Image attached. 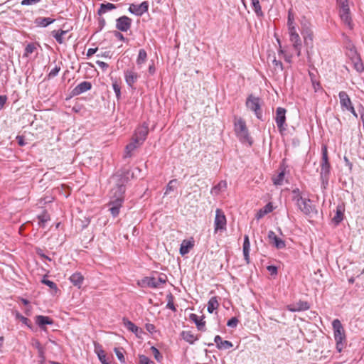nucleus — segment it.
<instances>
[{"label":"nucleus","mask_w":364,"mask_h":364,"mask_svg":"<svg viewBox=\"0 0 364 364\" xmlns=\"http://www.w3.org/2000/svg\"><path fill=\"white\" fill-rule=\"evenodd\" d=\"M128 176L125 173H117L110 178L112 188L110 192V200L108 203L109 210L116 217L119 213L120 208L124 199L125 185L128 182Z\"/></svg>","instance_id":"1"},{"label":"nucleus","mask_w":364,"mask_h":364,"mask_svg":"<svg viewBox=\"0 0 364 364\" xmlns=\"http://www.w3.org/2000/svg\"><path fill=\"white\" fill-rule=\"evenodd\" d=\"M292 200L296 202L297 207L305 215L316 213L315 207L311 205V200L302 198L298 188L293 190Z\"/></svg>","instance_id":"2"},{"label":"nucleus","mask_w":364,"mask_h":364,"mask_svg":"<svg viewBox=\"0 0 364 364\" xmlns=\"http://www.w3.org/2000/svg\"><path fill=\"white\" fill-rule=\"evenodd\" d=\"M334 331V338L336 342V349L338 352H341L346 346V335L344 328L338 319L333 320L332 323Z\"/></svg>","instance_id":"3"},{"label":"nucleus","mask_w":364,"mask_h":364,"mask_svg":"<svg viewBox=\"0 0 364 364\" xmlns=\"http://www.w3.org/2000/svg\"><path fill=\"white\" fill-rule=\"evenodd\" d=\"M226 217L221 209L218 208L215 210V217L214 220V232L223 231L226 230Z\"/></svg>","instance_id":"4"},{"label":"nucleus","mask_w":364,"mask_h":364,"mask_svg":"<svg viewBox=\"0 0 364 364\" xmlns=\"http://www.w3.org/2000/svg\"><path fill=\"white\" fill-rule=\"evenodd\" d=\"M259 98L252 95H249L246 101V106L248 109L253 111L258 119L262 117V110L260 108Z\"/></svg>","instance_id":"5"},{"label":"nucleus","mask_w":364,"mask_h":364,"mask_svg":"<svg viewBox=\"0 0 364 364\" xmlns=\"http://www.w3.org/2000/svg\"><path fill=\"white\" fill-rule=\"evenodd\" d=\"M235 131L237 136L242 140L249 139L248 129L244 119L240 118L235 122Z\"/></svg>","instance_id":"6"},{"label":"nucleus","mask_w":364,"mask_h":364,"mask_svg":"<svg viewBox=\"0 0 364 364\" xmlns=\"http://www.w3.org/2000/svg\"><path fill=\"white\" fill-rule=\"evenodd\" d=\"M166 282V276L161 274L158 278L146 277L142 280V283L151 288H160Z\"/></svg>","instance_id":"7"},{"label":"nucleus","mask_w":364,"mask_h":364,"mask_svg":"<svg viewBox=\"0 0 364 364\" xmlns=\"http://www.w3.org/2000/svg\"><path fill=\"white\" fill-rule=\"evenodd\" d=\"M286 109L282 107H278L276 110L275 121L280 132H283L286 129Z\"/></svg>","instance_id":"8"},{"label":"nucleus","mask_w":364,"mask_h":364,"mask_svg":"<svg viewBox=\"0 0 364 364\" xmlns=\"http://www.w3.org/2000/svg\"><path fill=\"white\" fill-rule=\"evenodd\" d=\"M149 4L147 1H143L140 4H132L129 11L136 16H141L148 11Z\"/></svg>","instance_id":"9"},{"label":"nucleus","mask_w":364,"mask_h":364,"mask_svg":"<svg viewBox=\"0 0 364 364\" xmlns=\"http://www.w3.org/2000/svg\"><path fill=\"white\" fill-rule=\"evenodd\" d=\"M132 20L126 16H123L117 19L116 27L121 31H127L131 26Z\"/></svg>","instance_id":"10"},{"label":"nucleus","mask_w":364,"mask_h":364,"mask_svg":"<svg viewBox=\"0 0 364 364\" xmlns=\"http://www.w3.org/2000/svg\"><path fill=\"white\" fill-rule=\"evenodd\" d=\"M142 143L141 141H138L137 139H134L132 138L130 143H129L126 147L124 151V158H129L132 157L133 155V152L134 150H136L138 147H139Z\"/></svg>","instance_id":"11"},{"label":"nucleus","mask_w":364,"mask_h":364,"mask_svg":"<svg viewBox=\"0 0 364 364\" xmlns=\"http://www.w3.org/2000/svg\"><path fill=\"white\" fill-rule=\"evenodd\" d=\"M309 309L308 302L299 301L294 304L287 306V309L291 312L305 311Z\"/></svg>","instance_id":"12"},{"label":"nucleus","mask_w":364,"mask_h":364,"mask_svg":"<svg viewBox=\"0 0 364 364\" xmlns=\"http://www.w3.org/2000/svg\"><path fill=\"white\" fill-rule=\"evenodd\" d=\"M149 129L146 126L140 127L135 131L133 139H137L138 141H141V143L143 144L146 138Z\"/></svg>","instance_id":"13"},{"label":"nucleus","mask_w":364,"mask_h":364,"mask_svg":"<svg viewBox=\"0 0 364 364\" xmlns=\"http://www.w3.org/2000/svg\"><path fill=\"white\" fill-rule=\"evenodd\" d=\"M268 238L269 242L272 243L277 249H282L285 247L284 241L279 238L273 231H269Z\"/></svg>","instance_id":"14"},{"label":"nucleus","mask_w":364,"mask_h":364,"mask_svg":"<svg viewBox=\"0 0 364 364\" xmlns=\"http://www.w3.org/2000/svg\"><path fill=\"white\" fill-rule=\"evenodd\" d=\"M338 97L340 99L341 107L343 110H346L349 108V107L353 106L352 102L346 92L341 91L338 94Z\"/></svg>","instance_id":"15"},{"label":"nucleus","mask_w":364,"mask_h":364,"mask_svg":"<svg viewBox=\"0 0 364 364\" xmlns=\"http://www.w3.org/2000/svg\"><path fill=\"white\" fill-rule=\"evenodd\" d=\"M124 77L126 82L129 87H132L136 82L139 76L133 70H127L124 72Z\"/></svg>","instance_id":"16"},{"label":"nucleus","mask_w":364,"mask_h":364,"mask_svg":"<svg viewBox=\"0 0 364 364\" xmlns=\"http://www.w3.org/2000/svg\"><path fill=\"white\" fill-rule=\"evenodd\" d=\"M92 85L90 82L84 81L77 85L73 90L74 95H78L91 89Z\"/></svg>","instance_id":"17"},{"label":"nucleus","mask_w":364,"mask_h":364,"mask_svg":"<svg viewBox=\"0 0 364 364\" xmlns=\"http://www.w3.org/2000/svg\"><path fill=\"white\" fill-rule=\"evenodd\" d=\"M214 341L218 349H229L232 347V343L228 341H223L222 338L218 335L215 337Z\"/></svg>","instance_id":"18"},{"label":"nucleus","mask_w":364,"mask_h":364,"mask_svg":"<svg viewBox=\"0 0 364 364\" xmlns=\"http://www.w3.org/2000/svg\"><path fill=\"white\" fill-rule=\"evenodd\" d=\"M250 242L248 235H245L243 242V255L246 262H250Z\"/></svg>","instance_id":"19"},{"label":"nucleus","mask_w":364,"mask_h":364,"mask_svg":"<svg viewBox=\"0 0 364 364\" xmlns=\"http://www.w3.org/2000/svg\"><path fill=\"white\" fill-rule=\"evenodd\" d=\"M340 17L342 21L348 25V26H351V16L350 13V9H344L341 11H339Z\"/></svg>","instance_id":"20"},{"label":"nucleus","mask_w":364,"mask_h":364,"mask_svg":"<svg viewBox=\"0 0 364 364\" xmlns=\"http://www.w3.org/2000/svg\"><path fill=\"white\" fill-rule=\"evenodd\" d=\"M35 320L36 324L38 325L42 328L46 324L50 325L53 323V321L50 318L42 315L36 316Z\"/></svg>","instance_id":"21"},{"label":"nucleus","mask_w":364,"mask_h":364,"mask_svg":"<svg viewBox=\"0 0 364 364\" xmlns=\"http://www.w3.org/2000/svg\"><path fill=\"white\" fill-rule=\"evenodd\" d=\"M330 171V164L329 163H322L321 168V178L322 180L323 183L324 182H327L328 178V174Z\"/></svg>","instance_id":"22"},{"label":"nucleus","mask_w":364,"mask_h":364,"mask_svg":"<svg viewBox=\"0 0 364 364\" xmlns=\"http://www.w3.org/2000/svg\"><path fill=\"white\" fill-rule=\"evenodd\" d=\"M122 321L124 326H126L127 329L129 330L130 331L134 333L136 336H138L139 333H141V329L139 328L131 321L128 320L126 318H124Z\"/></svg>","instance_id":"23"},{"label":"nucleus","mask_w":364,"mask_h":364,"mask_svg":"<svg viewBox=\"0 0 364 364\" xmlns=\"http://www.w3.org/2000/svg\"><path fill=\"white\" fill-rule=\"evenodd\" d=\"M190 319L191 321H193L196 323V325L197 326V328L199 331H205V322L203 320V318L199 319V317L196 314H191L190 315Z\"/></svg>","instance_id":"24"},{"label":"nucleus","mask_w":364,"mask_h":364,"mask_svg":"<svg viewBox=\"0 0 364 364\" xmlns=\"http://www.w3.org/2000/svg\"><path fill=\"white\" fill-rule=\"evenodd\" d=\"M181 336L186 342L190 344L194 343L198 340V337L191 331H183L181 333Z\"/></svg>","instance_id":"25"},{"label":"nucleus","mask_w":364,"mask_h":364,"mask_svg":"<svg viewBox=\"0 0 364 364\" xmlns=\"http://www.w3.org/2000/svg\"><path fill=\"white\" fill-rule=\"evenodd\" d=\"M70 280L73 285L80 287L83 282L84 277L80 272H75L70 276Z\"/></svg>","instance_id":"26"},{"label":"nucleus","mask_w":364,"mask_h":364,"mask_svg":"<svg viewBox=\"0 0 364 364\" xmlns=\"http://www.w3.org/2000/svg\"><path fill=\"white\" fill-rule=\"evenodd\" d=\"M54 21H55V19H52L50 18L39 17L35 20V23L38 26L46 27L48 25L53 23Z\"/></svg>","instance_id":"27"},{"label":"nucleus","mask_w":364,"mask_h":364,"mask_svg":"<svg viewBox=\"0 0 364 364\" xmlns=\"http://www.w3.org/2000/svg\"><path fill=\"white\" fill-rule=\"evenodd\" d=\"M116 9V6L112 3L102 4L97 11L98 15L101 16L109 11Z\"/></svg>","instance_id":"28"},{"label":"nucleus","mask_w":364,"mask_h":364,"mask_svg":"<svg viewBox=\"0 0 364 364\" xmlns=\"http://www.w3.org/2000/svg\"><path fill=\"white\" fill-rule=\"evenodd\" d=\"M193 247V243L191 241L183 240L181 245L180 253L185 255L188 253L189 250Z\"/></svg>","instance_id":"29"},{"label":"nucleus","mask_w":364,"mask_h":364,"mask_svg":"<svg viewBox=\"0 0 364 364\" xmlns=\"http://www.w3.org/2000/svg\"><path fill=\"white\" fill-rule=\"evenodd\" d=\"M354 69L359 73L363 72L364 70V65L361 60L360 57H356L355 58H353V60H351Z\"/></svg>","instance_id":"30"},{"label":"nucleus","mask_w":364,"mask_h":364,"mask_svg":"<svg viewBox=\"0 0 364 364\" xmlns=\"http://www.w3.org/2000/svg\"><path fill=\"white\" fill-rule=\"evenodd\" d=\"M219 306V303L216 296H213L210 299L208 303V311L213 313L214 310L217 309Z\"/></svg>","instance_id":"31"},{"label":"nucleus","mask_w":364,"mask_h":364,"mask_svg":"<svg viewBox=\"0 0 364 364\" xmlns=\"http://www.w3.org/2000/svg\"><path fill=\"white\" fill-rule=\"evenodd\" d=\"M252 6L255 12L256 15L259 17L264 16V13L262 11V8L259 4V0H251Z\"/></svg>","instance_id":"32"},{"label":"nucleus","mask_w":364,"mask_h":364,"mask_svg":"<svg viewBox=\"0 0 364 364\" xmlns=\"http://www.w3.org/2000/svg\"><path fill=\"white\" fill-rule=\"evenodd\" d=\"M285 173L284 171H282L277 176L272 177V181L274 185L281 186L283 184L284 180Z\"/></svg>","instance_id":"33"},{"label":"nucleus","mask_w":364,"mask_h":364,"mask_svg":"<svg viewBox=\"0 0 364 364\" xmlns=\"http://www.w3.org/2000/svg\"><path fill=\"white\" fill-rule=\"evenodd\" d=\"M12 314L16 319L20 320L23 324L31 328V321L28 318L22 316L18 311H13Z\"/></svg>","instance_id":"34"},{"label":"nucleus","mask_w":364,"mask_h":364,"mask_svg":"<svg viewBox=\"0 0 364 364\" xmlns=\"http://www.w3.org/2000/svg\"><path fill=\"white\" fill-rule=\"evenodd\" d=\"M147 58V54L144 49H140L139 51L138 58L136 59L137 65H140L144 64Z\"/></svg>","instance_id":"35"},{"label":"nucleus","mask_w":364,"mask_h":364,"mask_svg":"<svg viewBox=\"0 0 364 364\" xmlns=\"http://www.w3.org/2000/svg\"><path fill=\"white\" fill-rule=\"evenodd\" d=\"M343 219V213L341 208L338 207L335 216L333 218V221L335 224H339Z\"/></svg>","instance_id":"36"},{"label":"nucleus","mask_w":364,"mask_h":364,"mask_svg":"<svg viewBox=\"0 0 364 364\" xmlns=\"http://www.w3.org/2000/svg\"><path fill=\"white\" fill-rule=\"evenodd\" d=\"M302 34L305 43L308 44L309 41L310 43L313 41V32L311 29L306 28L302 32Z\"/></svg>","instance_id":"37"},{"label":"nucleus","mask_w":364,"mask_h":364,"mask_svg":"<svg viewBox=\"0 0 364 364\" xmlns=\"http://www.w3.org/2000/svg\"><path fill=\"white\" fill-rule=\"evenodd\" d=\"M36 49L37 48L35 43H28L25 48V52L23 56L25 58H28L29 55L33 53Z\"/></svg>","instance_id":"38"},{"label":"nucleus","mask_w":364,"mask_h":364,"mask_svg":"<svg viewBox=\"0 0 364 364\" xmlns=\"http://www.w3.org/2000/svg\"><path fill=\"white\" fill-rule=\"evenodd\" d=\"M273 69L275 72H282L283 70V65L280 60L276 59L275 56H273L272 60Z\"/></svg>","instance_id":"39"},{"label":"nucleus","mask_w":364,"mask_h":364,"mask_svg":"<svg viewBox=\"0 0 364 364\" xmlns=\"http://www.w3.org/2000/svg\"><path fill=\"white\" fill-rule=\"evenodd\" d=\"M289 41L292 43L293 47H298V46H301V41L299 33L296 35L290 36Z\"/></svg>","instance_id":"40"},{"label":"nucleus","mask_w":364,"mask_h":364,"mask_svg":"<svg viewBox=\"0 0 364 364\" xmlns=\"http://www.w3.org/2000/svg\"><path fill=\"white\" fill-rule=\"evenodd\" d=\"M347 55L349 57L350 60H353V58H355L356 57H360L354 46H351L348 48Z\"/></svg>","instance_id":"41"},{"label":"nucleus","mask_w":364,"mask_h":364,"mask_svg":"<svg viewBox=\"0 0 364 364\" xmlns=\"http://www.w3.org/2000/svg\"><path fill=\"white\" fill-rule=\"evenodd\" d=\"M277 42L279 45V48H280L279 50V53L284 55L285 61H287V63H291V58H292V55L291 54H286L284 50L283 49H282L281 42H280L279 39H277Z\"/></svg>","instance_id":"42"},{"label":"nucleus","mask_w":364,"mask_h":364,"mask_svg":"<svg viewBox=\"0 0 364 364\" xmlns=\"http://www.w3.org/2000/svg\"><path fill=\"white\" fill-rule=\"evenodd\" d=\"M114 353H115L117 358L119 359V360L121 363H125V358L124 356L123 349L122 348H115L114 349Z\"/></svg>","instance_id":"43"},{"label":"nucleus","mask_w":364,"mask_h":364,"mask_svg":"<svg viewBox=\"0 0 364 364\" xmlns=\"http://www.w3.org/2000/svg\"><path fill=\"white\" fill-rule=\"evenodd\" d=\"M166 298H167V308L171 309L172 311H176V307L173 304V296L171 294H168L167 296H166Z\"/></svg>","instance_id":"44"},{"label":"nucleus","mask_w":364,"mask_h":364,"mask_svg":"<svg viewBox=\"0 0 364 364\" xmlns=\"http://www.w3.org/2000/svg\"><path fill=\"white\" fill-rule=\"evenodd\" d=\"M151 350L153 353V355L154 357V358L158 361V362H161V360H162V355L161 354V353L159 352V350L154 346H152L151 348Z\"/></svg>","instance_id":"45"},{"label":"nucleus","mask_w":364,"mask_h":364,"mask_svg":"<svg viewBox=\"0 0 364 364\" xmlns=\"http://www.w3.org/2000/svg\"><path fill=\"white\" fill-rule=\"evenodd\" d=\"M177 183V180L176 179H173V180H171L167 186H166V191H165V195H167L169 193L170 191H173L174 189H175V184Z\"/></svg>","instance_id":"46"},{"label":"nucleus","mask_w":364,"mask_h":364,"mask_svg":"<svg viewBox=\"0 0 364 364\" xmlns=\"http://www.w3.org/2000/svg\"><path fill=\"white\" fill-rule=\"evenodd\" d=\"M95 351L97 353L98 358H99V360H100V362L102 363H103L104 362L107 361V360H106V355H105V351L103 350L96 348Z\"/></svg>","instance_id":"47"},{"label":"nucleus","mask_w":364,"mask_h":364,"mask_svg":"<svg viewBox=\"0 0 364 364\" xmlns=\"http://www.w3.org/2000/svg\"><path fill=\"white\" fill-rule=\"evenodd\" d=\"M140 364H155L154 361L151 360L148 357L144 355H139Z\"/></svg>","instance_id":"48"},{"label":"nucleus","mask_w":364,"mask_h":364,"mask_svg":"<svg viewBox=\"0 0 364 364\" xmlns=\"http://www.w3.org/2000/svg\"><path fill=\"white\" fill-rule=\"evenodd\" d=\"M112 87H113V90L116 94V97L117 99H119L120 97V95H121V92H120V86L117 83V81H114L113 83H112Z\"/></svg>","instance_id":"49"},{"label":"nucleus","mask_w":364,"mask_h":364,"mask_svg":"<svg viewBox=\"0 0 364 364\" xmlns=\"http://www.w3.org/2000/svg\"><path fill=\"white\" fill-rule=\"evenodd\" d=\"M338 5L339 8V11H341L344 9H349L348 0H337Z\"/></svg>","instance_id":"50"},{"label":"nucleus","mask_w":364,"mask_h":364,"mask_svg":"<svg viewBox=\"0 0 364 364\" xmlns=\"http://www.w3.org/2000/svg\"><path fill=\"white\" fill-rule=\"evenodd\" d=\"M60 70V67L56 65L54 68H53L50 71V73L48 75V78H53V77H55L58 74Z\"/></svg>","instance_id":"51"},{"label":"nucleus","mask_w":364,"mask_h":364,"mask_svg":"<svg viewBox=\"0 0 364 364\" xmlns=\"http://www.w3.org/2000/svg\"><path fill=\"white\" fill-rule=\"evenodd\" d=\"M52 34H53V36L55 38V40L57 41L58 43H59L60 44L63 43V36L60 34L59 31H53L52 32Z\"/></svg>","instance_id":"52"},{"label":"nucleus","mask_w":364,"mask_h":364,"mask_svg":"<svg viewBox=\"0 0 364 364\" xmlns=\"http://www.w3.org/2000/svg\"><path fill=\"white\" fill-rule=\"evenodd\" d=\"M239 321L236 317H232L231 319H230L228 323L227 326L231 328H235L238 323Z\"/></svg>","instance_id":"53"},{"label":"nucleus","mask_w":364,"mask_h":364,"mask_svg":"<svg viewBox=\"0 0 364 364\" xmlns=\"http://www.w3.org/2000/svg\"><path fill=\"white\" fill-rule=\"evenodd\" d=\"M227 187V183L225 181H220L217 186H215L213 188V191H216L217 190L220 191L221 189H225Z\"/></svg>","instance_id":"54"},{"label":"nucleus","mask_w":364,"mask_h":364,"mask_svg":"<svg viewBox=\"0 0 364 364\" xmlns=\"http://www.w3.org/2000/svg\"><path fill=\"white\" fill-rule=\"evenodd\" d=\"M42 282L43 284H45L46 285L48 286L50 289H55V290L57 289L56 284L53 282H52L50 280H48V279H43L42 280Z\"/></svg>","instance_id":"55"},{"label":"nucleus","mask_w":364,"mask_h":364,"mask_svg":"<svg viewBox=\"0 0 364 364\" xmlns=\"http://www.w3.org/2000/svg\"><path fill=\"white\" fill-rule=\"evenodd\" d=\"M287 26H288V27L295 26L294 16L291 11H289V14H288Z\"/></svg>","instance_id":"56"},{"label":"nucleus","mask_w":364,"mask_h":364,"mask_svg":"<svg viewBox=\"0 0 364 364\" xmlns=\"http://www.w3.org/2000/svg\"><path fill=\"white\" fill-rule=\"evenodd\" d=\"M322 163H329L326 147L322 149Z\"/></svg>","instance_id":"57"},{"label":"nucleus","mask_w":364,"mask_h":364,"mask_svg":"<svg viewBox=\"0 0 364 364\" xmlns=\"http://www.w3.org/2000/svg\"><path fill=\"white\" fill-rule=\"evenodd\" d=\"M41 0H22L21 5L29 6L38 3Z\"/></svg>","instance_id":"58"},{"label":"nucleus","mask_w":364,"mask_h":364,"mask_svg":"<svg viewBox=\"0 0 364 364\" xmlns=\"http://www.w3.org/2000/svg\"><path fill=\"white\" fill-rule=\"evenodd\" d=\"M264 213H269L273 210V207L271 203L267 204L263 208H262Z\"/></svg>","instance_id":"59"},{"label":"nucleus","mask_w":364,"mask_h":364,"mask_svg":"<svg viewBox=\"0 0 364 364\" xmlns=\"http://www.w3.org/2000/svg\"><path fill=\"white\" fill-rule=\"evenodd\" d=\"M288 33L289 36L298 34L295 26L288 27Z\"/></svg>","instance_id":"60"},{"label":"nucleus","mask_w":364,"mask_h":364,"mask_svg":"<svg viewBox=\"0 0 364 364\" xmlns=\"http://www.w3.org/2000/svg\"><path fill=\"white\" fill-rule=\"evenodd\" d=\"M7 97L5 95H0V109H1L6 102Z\"/></svg>","instance_id":"61"},{"label":"nucleus","mask_w":364,"mask_h":364,"mask_svg":"<svg viewBox=\"0 0 364 364\" xmlns=\"http://www.w3.org/2000/svg\"><path fill=\"white\" fill-rule=\"evenodd\" d=\"M267 269L270 272L271 274H276L277 273V268L275 266H268Z\"/></svg>","instance_id":"62"},{"label":"nucleus","mask_w":364,"mask_h":364,"mask_svg":"<svg viewBox=\"0 0 364 364\" xmlns=\"http://www.w3.org/2000/svg\"><path fill=\"white\" fill-rule=\"evenodd\" d=\"M96 63L102 69H106L108 68V64L103 61L97 60Z\"/></svg>","instance_id":"63"},{"label":"nucleus","mask_w":364,"mask_h":364,"mask_svg":"<svg viewBox=\"0 0 364 364\" xmlns=\"http://www.w3.org/2000/svg\"><path fill=\"white\" fill-rule=\"evenodd\" d=\"M358 112H360V119L363 123L364 122V107L362 105H360V107L358 109Z\"/></svg>","instance_id":"64"}]
</instances>
